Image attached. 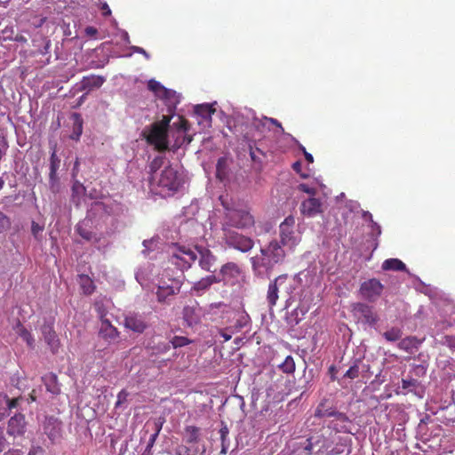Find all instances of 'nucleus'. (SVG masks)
<instances>
[{
  "mask_svg": "<svg viewBox=\"0 0 455 455\" xmlns=\"http://www.w3.org/2000/svg\"><path fill=\"white\" fill-rule=\"evenodd\" d=\"M89 220H84L79 221L76 226L77 234L86 241H91L94 238L95 235L88 228Z\"/></svg>",
  "mask_w": 455,
  "mask_h": 455,
  "instance_id": "c85d7f7f",
  "label": "nucleus"
},
{
  "mask_svg": "<svg viewBox=\"0 0 455 455\" xmlns=\"http://www.w3.org/2000/svg\"><path fill=\"white\" fill-rule=\"evenodd\" d=\"M419 344V342L415 337H406L399 341L398 347L406 352H410L413 348H417Z\"/></svg>",
  "mask_w": 455,
  "mask_h": 455,
  "instance_id": "7c9ffc66",
  "label": "nucleus"
},
{
  "mask_svg": "<svg viewBox=\"0 0 455 455\" xmlns=\"http://www.w3.org/2000/svg\"><path fill=\"white\" fill-rule=\"evenodd\" d=\"M280 243L290 249L294 248L300 241L295 231V218L289 215L279 226Z\"/></svg>",
  "mask_w": 455,
  "mask_h": 455,
  "instance_id": "20e7f679",
  "label": "nucleus"
},
{
  "mask_svg": "<svg viewBox=\"0 0 455 455\" xmlns=\"http://www.w3.org/2000/svg\"><path fill=\"white\" fill-rule=\"evenodd\" d=\"M189 339L186 337L181 336H175L173 339L170 341L172 347L173 348L181 347L185 345H188L189 343Z\"/></svg>",
  "mask_w": 455,
  "mask_h": 455,
  "instance_id": "49530a36",
  "label": "nucleus"
},
{
  "mask_svg": "<svg viewBox=\"0 0 455 455\" xmlns=\"http://www.w3.org/2000/svg\"><path fill=\"white\" fill-rule=\"evenodd\" d=\"M299 189L302 192H305L307 194H309V195H314L315 193V190L312 188H309L307 185L306 184H300L299 186Z\"/></svg>",
  "mask_w": 455,
  "mask_h": 455,
  "instance_id": "13d9d810",
  "label": "nucleus"
},
{
  "mask_svg": "<svg viewBox=\"0 0 455 455\" xmlns=\"http://www.w3.org/2000/svg\"><path fill=\"white\" fill-rule=\"evenodd\" d=\"M49 188H50V190L54 194L60 192V179H59L57 173H55L53 176H52V174H49Z\"/></svg>",
  "mask_w": 455,
  "mask_h": 455,
  "instance_id": "79ce46f5",
  "label": "nucleus"
},
{
  "mask_svg": "<svg viewBox=\"0 0 455 455\" xmlns=\"http://www.w3.org/2000/svg\"><path fill=\"white\" fill-rule=\"evenodd\" d=\"M199 210V204L196 202H192L191 204L184 208V215L191 220L196 214Z\"/></svg>",
  "mask_w": 455,
  "mask_h": 455,
  "instance_id": "c03bdc74",
  "label": "nucleus"
},
{
  "mask_svg": "<svg viewBox=\"0 0 455 455\" xmlns=\"http://www.w3.org/2000/svg\"><path fill=\"white\" fill-rule=\"evenodd\" d=\"M278 368L287 374L293 373L295 371V362L291 355H287L283 363L278 365Z\"/></svg>",
  "mask_w": 455,
  "mask_h": 455,
  "instance_id": "f704fd0d",
  "label": "nucleus"
},
{
  "mask_svg": "<svg viewBox=\"0 0 455 455\" xmlns=\"http://www.w3.org/2000/svg\"><path fill=\"white\" fill-rule=\"evenodd\" d=\"M279 292L289 297L294 291L292 281L287 275H281L275 279Z\"/></svg>",
  "mask_w": 455,
  "mask_h": 455,
  "instance_id": "5701e85b",
  "label": "nucleus"
},
{
  "mask_svg": "<svg viewBox=\"0 0 455 455\" xmlns=\"http://www.w3.org/2000/svg\"><path fill=\"white\" fill-rule=\"evenodd\" d=\"M225 237L228 246L242 252H248L254 246V242L251 238L236 232L226 231Z\"/></svg>",
  "mask_w": 455,
  "mask_h": 455,
  "instance_id": "423d86ee",
  "label": "nucleus"
},
{
  "mask_svg": "<svg viewBox=\"0 0 455 455\" xmlns=\"http://www.w3.org/2000/svg\"><path fill=\"white\" fill-rule=\"evenodd\" d=\"M100 334L109 341L116 340L118 337V331L108 320H103L100 329Z\"/></svg>",
  "mask_w": 455,
  "mask_h": 455,
  "instance_id": "a878e982",
  "label": "nucleus"
},
{
  "mask_svg": "<svg viewBox=\"0 0 455 455\" xmlns=\"http://www.w3.org/2000/svg\"><path fill=\"white\" fill-rule=\"evenodd\" d=\"M172 345L169 342H160L153 349L155 354H164L170 350Z\"/></svg>",
  "mask_w": 455,
  "mask_h": 455,
  "instance_id": "09e8293b",
  "label": "nucleus"
},
{
  "mask_svg": "<svg viewBox=\"0 0 455 455\" xmlns=\"http://www.w3.org/2000/svg\"><path fill=\"white\" fill-rule=\"evenodd\" d=\"M105 81V77L101 76L91 75L89 76H84L81 81V88L82 90L87 91L97 89L100 88Z\"/></svg>",
  "mask_w": 455,
  "mask_h": 455,
  "instance_id": "412c9836",
  "label": "nucleus"
},
{
  "mask_svg": "<svg viewBox=\"0 0 455 455\" xmlns=\"http://www.w3.org/2000/svg\"><path fill=\"white\" fill-rule=\"evenodd\" d=\"M382 268L384 270L405 271L406 266L399 259H388L382 263Z\"/></svg>",
  "mask_w": 455,
  "mask_h": 455,
  "instance_id": "c756f323",
  "label": "nucleus"
},
{
  "mask_svg": "<svg viewBox=\"0 0 455 455\" xmlns=\"http://www.w3.org/2000/svg\"><path fill=\"white\" fill-rule=\"evenodd\" d=\"M79 283L84 294H92L94 291L92 280L86 275H79Z\"/></svg>",
  "mask_w": 455,
  "mask_h": 455,
  "instance_id": "473e14b6",
  "label": "nucleus"
},
{
  "mask_svg": "<svg viewBox=\"0 0 455 455\" xmlns=\"http://www.w3.org/2000/svg\"><path fill=\"white\" fill-rule=\"evenodd\" d=\"M197 452L198 449L196 443H187L176 449L177 455H197Z\"/></svg>",
  "mask_w": 455,
  "mask_h": 455,
  "instance_id": "c9c22d12",
  "label": "nucleus"
},
{
  "mask_svg": "<svg viewBox=\"0 0 455 455\" xmlns=\"http://www.w3.org/2000/svg\"><path fill=\"white\" fill-rule=\"evenodd\" d=\"M41 332L51 351L53 354L57 353L60 347V340L53 330V323L52 322L45 321L41 326Z\"/></svg>",
  "mask_w": 455,
  "mask_h": 455,
  "instance_id": "f8f14e48",
  "label": "nucleus"
},
{
  "mask_svg": "<svg viewBox=\"0 0 455 455\" xmlns=\"http://www.w3.org/2000/svg\"><path fill=\"white\" fill-rule=\"evenodd\" d=\"M384 338L387 341H396L402 337V331L399 328H391L383 333Z\"/></svg>",
  "mask_w": 455,
  "mask_h": 455,
  "instance_id": "58836bf2",
  "label": "nucleus"
},
{
  "mask_svg": "<svg viewBox=\"0 0 455 455\" xmlns=\"http://www.w3.org/2000/svg\"><path fill=\"white\" fill-rule=\"evenodd\" d=\"M11 227L10 219L0 212V233L6 231Z\"/></svg>",
  "mask_w": 455,
  "mask_h": 455,
  "instance_id": "de8ad7c7",
  "label": "nucleus"
},
{
  "mask_svg": "<svg viewBox=\"0 0 455 455\" xmlns=\"http://www.w3.org/2000/svg\"><path fill=\"white\" fill-rule=\"evenodd\" d=\"M260 252V258L252 257L251 259L254 270L259 267L271 269L275 264L283 262L285 258V251L283 245L276 240L271 241L266 248H261Z\"/></svg>",
  "mask_w": 455,
  "mask_h": 455,
  "instance_id": "f03ea898",
  "label": "nucleus"
},
{
  "mask_svg": "<svg viewBox=\"0 0 455 455\" xmlns=\"http://www.w3.org/2000/svg\"><path fill=\"white\" fill-rule=\"evenodd\" d=\"M315 417L322 419L325 417H335L342 422H349L347 416L342 412L334 411L332 408H326L325 403H320L315 411Z\"/></svg>",
  "mask_w": 455,
  "mask_h": 455,
  "instance_id": "dca6fc26",
  "label": "nucleus"
},
{
  "mask_svg": "<svg viewBox=\"0 0 455 455\" xmlns=\"http://www.w3.org/2000/svg\"><path fill=\"white\" fill-rule=\"evenodd\" d=\"M44 435H47L52 444L60 442L61 438L62 423L53 416L45 417L43 422Z\"/></svg>",
  "mask_w": 455,
  "mask_h": 455,
  "instance_id": "1a4fd4ad",
  "label": "nucleus"
},
{
  "mask_svg": "<svg viewBox=\"0 0 455 455\" xmlns=\"http://www.w3.org/2000/svg\"><path fill=\"white\" fill-rule=\"evenodd\" d=\"M71 192V202L76 207H79L86 195V188L79 180H76L72 184Z\"/></svg>",
  "mask_w": 455,
  "mask_h": 455,
  "instance_id": "aec40b11",
  "label": "nucleus"
},
{
  "mask_svg": "<svg viewBox=\"0 0 455 455\" xmlns=\"http://www.w3.org/2000/svg\"><path fill=\"white\" fill-rule=\"evenodd\" d=\"M303 451L300 452V455H311L313 453V443L312 438H308L305 440L303 443Z\"/></svg>",
  "mask_w": 455,
  "mask_h": 455,
  "instance_id": "3c124183",
  "label": "nucleus"
},
{
  "mask_svg": "<svg viewBox=\"0 0 455 455\" xmlns=\"http://www.w3.org/2000/svg\"><path fill=\"white\" fill-rule=\"evenodd\" d=\"M17 400H10L7 395L0 393V421L8 415V411L17 406Z\"/></svg>",
  "mask_w": 455,
  "mask_h": 455,
  "instance_id": "bb28decb",
  "label": "nucleus"
},
{
  "mask_svg": "<svg viewBox=\"0 0 455 455\" xmlns=\"http://www.w3.org/2000/svg\"><path fill=\"white\" fill-rule=\"evenodd\" d=\"M278 292H279V290L277 288L275 281L274 280L273 282H271L269 283L268 290H267V299L269 307H272L275 306L276 301L278 299Z\"/></svg>",
  "mask_w": 455,
  "mask_h": 455,
  "instance_id": "2f4dec72",
  "label": "nucleus"
},
{
  "mask_svg": "<svg viewBox=\"0 0 455 455\" xmlns=\"http://www.w3.org/2000/svg\"><path fill=\"white\" fill-rule=\"evenodd\" d=\"M124 326L137 333H142L147 324L141 315L132 314L124 318Z\"/></svg>",
  "mask_w": 455,
  "mask_h": 455,
  "instance_id": "f3484780",
  "label": "nucleus"
},
{
  "mask_svg": "<svg viewBox=\"0 0 455 455\" xmlns=\"http://www.w3.org/2000/svg\"><path fill=\"white\" fill-rule=\"evenodd\" d=\"M28 455H44V450L40 446H36L29 451Z\"/></svg>",
  "mask_w": 455,
  "mask_h": 455,
  "instance_id": "4d7b16f0",
  "label": "nucleus"
},
{
  "mask_svg": "<svg viewBox=\"0 0 455 455\" xmlns=\"http://www.w3.org/2000/svg\"><path fill=\"white\" fill-rule=\"evenodd\" d=\"M101 9L103 11V15L108 16L111 14V11L106 3L102 5Z\"/></svg>",
  "mask_w": 455,
  "mask_h": 455,
  "instance_id": "69168bd1",
  "label": "nucleus"
},
{
  "mask_svg": "<svg viewBox=\"0 0 455 455\" xmlns=\"http://www.w3.org/2000/svg\"><path fill=\"white\" fill-rule=\"evenodd\" d=\"M72 119H73V131L70 135V139L74 140H78L80 139V136L83 133V120L81 118L80 114L78 113H73L72 114Z\"/></svg>",
  "mask_w": 455,
  "mask_h": 455,
  "instance_id": "cd10ccee",
  "label": "nucleus"
},
{
  "mask_svg": "<svg viewBox=\"0 0 455 455\" xmlns=\"http://www.w3.org/2000/svg\"><path fill=\"white\" fill-rule=\"evenodd\" d=\"M418 384V380L412 378L409 379H402V387L403 389H408L409 391H411V387H416Z\"/></svg>",
  "mask_w": 455,
  "mask_h": 455,
  "instance_id": "603ef678",
  "label": "nucleus"
},
{
  "mask_svg": "<svg viewBox=\"0 0 455 455\" xmlns=\"http://www.w3.org/2000/svg\"><path fill=\"white\" fill-rule=\"evenodd\" d=\"M228 428L227 426H223L217 431H213L212 434V449L218 451L220 449V454H226L228 447L229 441L228 440Z\"/></svg>",
  "mask_w": 455,
  "mask_h": 455,
  "instance_id": "9b49d317",
  "label": "nucleus"
},
{
  "mask_svg": "<svg viewBox=\"0 0 455 455\" xmlns=\"http://www.w3.org/2000/svg\"><path fill=\"white\" fill-rule=\"evenodd\" d=\"M353 309L361 315L366 323L373 325L378 322V316L371 306L364 303H356Z\"/></svg>",
  "mask_w": 455,
  "mask_h": 455,
  "instance_id": "4468645a",
  "label": "nucleus"
},
{
  "mask_svg": "<svg viewBox=\"0 0 455 455\" xmlns=\"http://www.w3.org/2000/svg\"><path fill=\"white\" fill-rule=\"evenodd\" d=\"M221 204L227 210L226 224L236 228H248L254 225V217L246 208H231L223 196H220Z\"/></svg>",
  "mask_w": 455,
  "mask_h": 455,
  "instance_id": "7ed1b4c3",
  "label": "nucleus"
},
{
  "mask_svg": "<svg viewBox=\"0 0 455 455\" xmlns=\"http://www.w3.org/2000/svg\"><path fill=\"white\" fill-rule=\"evenodd\" d=\"M90 212L102 213L107 216H119L124 212V207L116 201L93 202L91 205Z\"/></svg>",
  "mask_w": 455,
  "mask_h": 455,
  "instance_id": "6e6552de",
  "label": "nucleus"
},
{
  "mask_svg": "<svg viewBox=\"0 0 455 455\" xmlns=\"http://www.w3.org/2000/svg\"><path fill=\"white\" fill-rule=\"evenodd\" d=\"M336 372L337 369L334 365L330 366L329 368V373L331 375V379L334 381L336 379Z\"/></svg>",
  "mask_w": 455,
  "mask_h": 455,
  "instance_id": "0e129e2a",
  "label": "nucleus"
},
{
  "mask_svg": "<svg viewBox=\"0 0 455 455\" xmlns=\"http://www.w3.org/2000/svg\"><path fill=\"white\" fill-rule=\"evenodd\" d=\"M26 422L24 415L15 414L9 419L7 433L10 435H22L25 433Z\"/></svg>",
  "mask_w": 455,
  "mask_h": 455,
  "instance_id": "2eb2a0df",
  "label": "nucleus"
},
{
  "mask_svg": "<svg viewBox=\"0 0 455 455\" xmlns=\"http://www.w3.org/2000/svg\"><path fill=\"white\" fill-rule=\"evenodd\" d=\"M300 212L307 217H314L322 212V203L320 199L310 197L301 203Z\"/></svg>",
  "mask_w": 455,
  "mask_h": 455,
  "instance_id": "ddd939ff",
  "label": "nucleus"
},
{
  "mask_svg": "<svg viewBox=\"0 0 455 455\" xmlns=\"http://www.w3.org/2000/svg\"><path fill=\"white\" fill-rule=\"evenodd\" d=\"M181 287V281L179 278L162 277L157 285L156 296L160 302H166L170 296L178 293Z\"/></svg>",
  "mask_w": 455,
  "mask_h": 455,
  "instance_id": "39448f33",
  "label": "nucleus"
},
{
  "mask_svg": "<svg viewBox=\"0 0 455 455\" xmlns=\"http://www.w3.org/2000/svg\"><path fill=\"white\" fill-rule=\"evenodd\" d=\"M18 333L20 336V338L23 339L28 344L29 347H34V339L31 335V333L21 324H19L18 326Z\"/></svg>",
  "mask_w": 455,
  "mask_h": 455,
  "instance_id": "e433bc0d",
  "label": "nucleus"
},
{
  "mask_svg": "<svg viewBox=\"0 0 455 455\" xmlns=\"http://www.w3.org/2000/svg\"><path fill=\"white\" fill-rule=\"evenodd\" d=\"M267 120H268L271 124H275L276 127H279L282 131H283V126H282L281 123H280V122H278L276 119H275V118H267Z\"/></svg>",
  "mask_w": 455,
  "mask_h": 455,
  "instance_id": "338daca9",
  "label": "nucleus"
},
{
  "mask_svg": "<svg viewBox=\"0 0 455 455\" xmlns=\"http://www.w3.org/2000/svg\"><path fill=\"white\" fill-rule=\"evenodd\" d=\"M359 372H360V370H359L358 361H356L345 372L344 378H347V379H355L359 377Z\"/></svg>",
  "mask_w": 455,
  "mask_h": 455,
  "instance_id": "37998d69",
  "label": "nucleus"
},
{
  "mask_svg": "<svg viewBox=\"0 0 455 455\" xmlns=\"http://www.w3.org/2000/svg\"><path fill=\"white\" fill-rule=\"evenodd\" d=\"M226 164L225 158H220L217 163V178L220 180H223L225 179V171L224 166Z\"/></svg>",
  "mask_w": 455,
  "mask_h": 455,
  "instance_id": "8fccbe9b",
  "label": "nucleus"
},
{
  "mask_svg": "<svg viewBox=\"0 0 455 455\" xmlns=\"http://www.w3.org/2000/svg\"><path fill=\"white\" fill-rule=\"evenodd\" d=\"M159 98L166 101V105L170 112L172 108H175L176 105L180 102V95L175 91L167 89L166 87L162 90Z\"/></svg>",
  "mask_w": 455,
  "mask_h": 455,
  "instance_id": "b1692460",
  "label": "nucleus"
},
{
  "mask_svg": "<svg viewBox=\"0 0 455 455\" xmlns=\"http://www.w3.org/2000/svg\"><path fill=\"white\" fill-rule=\"evenodd\" d=\"M60 165V159L56 154V151L53 150L50 156V172L49 174H52V176L57 173L58 169Z\"/></svg>",
  "mask_w": 455,
  "mask_h": 455,
  "instance_id": "ea45409f",
  "label": "nucleus"
},
{
  "mask_svg": "<svg viewBox=\"0 0 455 455\" xmlns=\"http://www.w3.org/2000/svg\"><path fill=\"white\" fill-rule=\"evenodd\" d=\"M129 395V393L125 389H122L118 395H117V401L116 403L115 407L118 408L121 406L124 403L127 401V397Z\"/></svg>",
  "mask_w": 455,
  "mask_h": 455,
  "instance_id": "864d4df0",
  "label": "nucleus"
},
{
  "mask_svg": "<svg viewBox=\"0 0 455 455\" xmlns=\"http://www.w3.org/2000/svg\"><path fill=\"white\" fill-rule=\"evenodd\" d=\"M196 312V308L193 307H185L183 310L184 319L189 325L193 323H196V318L194 317V314Z\"/></svg>",
  "mask_w": 455,
  "mask_h": 455,
  "instance_id": "a19ab883",
  "label": "nucleus"
},
{
  "mask_svg": "<svg viewBox=\"0 0 455 455\" xmlns=\"http://www.w3.org/2000/svg\"><path fill=\"white\" fill-rule=\"evenodd\" d=\"M6 444V440L4 435V431L2 427H0V452L3 451Z\"/></svg>",
  "mask_w": 455,
  "mask_h": 455,
  "instance_id": "680f3d73",
  "label": "nucleus"
},
{
  "mask_svg": "<svg viewBox=\"0 0 455 455\" xmlns=\"http://www.w3.org/2000/svg\"><path fill=\"white\" fill-rule=\"evenodd\" d=\"M155 243V241L153 239L151 240H144L143 245L145 247V250H143V253H146L148 251L153 250V245Z\"/></svg>",
  "mask_w": 455,
  "mask_h": 455,
  "instance_id": "bf43d9fd",
  "label": "nucleus"
},
{
  "mask_svg": "<svg viewBox=\"0 0 455 455\" xmlns=\"http://www.w3.org/2000/svg\"><path fill=\"white\" fill-rule=\"evenodd\" d=\"M43 231V227L40 226L38 223L33 221L31 225V232L34 235V236L36 237V235Z\"/></svg>",
  "mask_w": 455,
  "mask_h": 455,
  "instance_id": "6e6d98bb",
  "label": "nucleus"
},
{
  "mask_svg": "<svg viewBox=\"0 0 455 455\" xmlns=\"http://www.w3.org/2000/svg\"><path fill=\"white\" fill-rule=\"evenodd\" d=\"M196 259V253L185 246L176 247L171 256L172 263L180 267H189Z\"/></svg>",
  "mask_w": 455,
  "mask_h": 455,
  "instance_id": "0eeeda50",
  "label": "nucleus"
},
{
  "mask_svg": "<svg viewBox=\"0 0 455 455\" xmlns=\"http://www.w3.org/2000/svg\"><path fill=\"white\" fill-rule=\"evenodd\" d=\"M84 32L88 36H93L98 33V30L94 27L89 26L85 28Z\"/></svg>",
  "mask_w": 455,
  "mask_h": 455,
  "instance_id": "e2e57ef3",
  "label": "nucleus"
},
{
  "mask_svg": "<svg viewBox=\"0 0 455 455\" xmlns=\"http://www.w3.org/2000/svg\"><path fill=\"white\" fill-rule=\"evenodd\" d=\"M148 88L155 92V94L159 98L162 92V90L164 89V86L162 85L159 82L151 79L148 81Z\"/></svg>",
  "mask_w": 455,
  "mask_h": 455,
  "instance_id": "a18cd8bd",
  "label": "nucleus"
},
{
  "mask_svg": "<svg viewBox=\"0 0 455 455\" xmlns=\"http://www.w3.org/2000/svg\"><path fill=\"white\" fill-rule=\"evenodd\" d=\"M159 433H160V427H157V429L155 431V433L150 435V438H149L148 443V447L153 446Z\"/></svg>",
  "mask_w": 455,
  "mask_h": 455,
  "instance_id": "052dcab7",
  "label": "nucleus"
},
{
  "mask_svg": "<svg viewBox=\"0 0 455 455\" xmlns=\"http://www.w3.org/2000/svg\"><path fill=\"white\" fill-rule=\"evenodd\" d=\"M383 288L384 286L378 279L371 278L361 284L360 292L364 299L374 301L380 296Z\"/></svg>",
  "mask_w": 455,
  "mask_h": 455,
  "instance_id": "9d476101",
  "label": "nucleus"
},
{
  "mask_svg": "<svg viewBox=\"0 0 455 455\" xmlns=\"http://www.w3.org/2000/svg\"><path fill=\"white\" fill-rule=\"evenodd\" d=\"M131 50L133 52L142 54L147 60L150 59V55L148 52H146L142 47L140 46H132Z\"/></svg>",
  "mask_w": 455,
  "mask_h": 455,
  "instance_id": "5fc2aeb1",
  "label": "nucleus"
},
{
  "mask_svg": "<svg viewBox=\"0 0 455 455\" xmlns=\"http://www.w3.org/2000/svg\"><path fill=\"white\" fill-rule=\"evenodd\" d=\"M172 118L164 116L161 121L146 126L141 132L147 143L160 153L148 165V180L151 188L164 196L178 191L182 185L183 178L177 166L171 164L161 153L175 152L192 140V137L188 134L187 121L179 116L177 121L171 124Z\"/></svg>",
  "mask_w": 455,
  "mask_h": 455,
  "instance_id": "f257e3e1",
  "label": "nucleus"
},
{
  "mask_svg": "<svg viewBox=\"0 0 455 455\" xmlns=\"http://www.w3.org/2000/svg\"><path fill=\"white\" fill-rule=\"evenodd\" d=\"M4 455H22V452L20 450H10Z\"/></svg>",
  "mask_w": 455,
  "mask_h": 455,
  "instance_id": "774afa93",
  "label": "nucleus"
},
{
  "mask_svg": "<svg viewBox=\"0 0 455 455\" xmlns=\"http://www.w3.org/2000/svg\"><path fill=\"white\" fill-rule=\"evenodd\" d=\"M42 380L45 385L46 390L52 395H58L60 392V387L58 383L57 375L50 372L42 377Z\"/></svg>",
  "mask_w": 455,
  "mask_h": 455,
  "instance_id": "393cba45",
  "label": "nucleus"
},
{
  "mask_svg": "<svg viewBox=\"0 0 455 455\" xmlns=\"http://www.w3.org/2000/svg\"><path fill=\"white\" fill-rule=\"evenodd\" d=\"M213 103H204L201 104V128H211L212 127V116L216 113L215 105Z\"/></svg>",
  "mask_w": 455,
  "mask_h": 455,
  "instance_id": "a211bd4d",
  "label": "nucleus"
},
{
  "mask_svg": "<svg viewBox=\"0 0 455 455\" xmlns=\"http://www.w3.org/2000/svg\"><path fill=\"white\" fill-rule=\"evenodd\" d=\"M199 436V430L196 427L189 426L185 428L184 439L187 443H196Z\"/></svg>",
  "mask_w": 455,
  "mask_h": 455,
  "instance_id": "72a5a7b5",
  "label": "nucleus"
},
{
  "mask_svg": "<svg viewBox=\"0 0 455 455\" xmlns=\"http://www.w3.org/2000/svg\"><path fill=\"white\" fill-rule=\"evenodd\" d=\"M241 274V269L237 264L228 262L222 266L220 273L221 281L228 282L236 279Z\"/></svg>",
  "mask_w": 455,
  "mask_h": 455,
  "instance_id": "6ab92c4d",
  "label": "nucleus"
},
{
  "mask_svg": "<svg viewBox=\"0 0 455 455\" xmlns=\"http://www.w3.org/2000/svg\"><path fill=\"white\" fill-rule=\"evenodd\" d=\"M216 258L208 249H201V268H204L210 272H215L216 267Z\"/></svg>",
  "mask_w": 455,
  "mask_h": 455,
  "instance_id": "4be33fe9",
  "label": "nucleus"
},
{
  "mask_svg": "<svg viewBox=\"0 0 455 455\" xmlns=\"http://www.w3.org/2000/svg\"><path fill=\"white\" fill-rule=\"evenodd\" d=\"M221 282L220 276L215 275H209L201 278V290L209 288L212 284Z\"/></svg>",
  "mask_w": 455,
  "mask_h": 455,
  "instance_id": "4c0bfd02",
  "label": "nucleus"
}]
</instances>
